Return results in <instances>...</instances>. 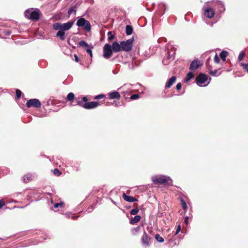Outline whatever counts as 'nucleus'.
<instances>
[{
    "label": "nucleus",
    "mask_w": 248,
    "mask_h": 248,
    "mask_svg": "<svg viewBox=\"0 0 248 248\" xmlns=\"http://www.w3.org/2000/svg\"><path fill=\"white\" fill-rule=\"evenodd\" d=\"M159 6H160V7L162 8V7H164L165 6H164L163 4H160V5H159Z\"/></svg>",
    "instance_id": "52"
},
{
    "label": "nucleus",
    "mask_w": 248,
    "mask_h": 248,
    "mask_svg": "<svg viewBox=\"0 0 248 248\" xmlns=\"http://www.w3.org/2000/svg\"><path fill=\"white\" fill-rule=\"evenodd\" d=\"M40 12L38 9H29L24 13L25 16L28 19L31 20H37L40 17Z\"/></svg>",
    "instance_id": "1"
},
{
    "label": "nucleus",
    "mask_w": 248,
    "mask_h": 248,
    "mask_svg": "<svg viewBox=\"0 0 248 248\" xmlns=\"http://www.w3.org/2000/svg\"><path fill=\"white\" fill-rule=\"evenodd\" d=\"M74 58H75V61H76L77 62H78L79 61L78 58L76 54L74 55Z\"/></svg>",
    "instance_id": "49"
},
{
    "label": "nucleus",
    "mask_w": 248,
    "mask_h": 248,
    "mask_svg": "<svg viewBox=\"0 0 248 248\" xmlns=\"http://www.w3.org/2000/svg\"><path fill=\"white\" fill-rule=\"evenodd\" d=\"M53 28L55 30H61V24L60 23H55L53 25Z\"/></svg>",
    "instance_id": "23"
},
{
    "label": "nucleus",
    "mask_w": 248,
    "mask_h": 248,
    "mask_svg": "<svg viewBox=\"0 0 248 248\" xmlns=\"http://www.w3.org/2000/svg\"><path fill=\"white\" fill-rule=\"evenodd\" d=\"M108 40L110 41L114 39V35L112 34L111 32L108 31Z\"/></svg>",
    "instance_id": "31"
},
{
    "label": "nucleus",
    "mask_w": 248,
    "mask_h": 248,
    "mask_svg": "<svg viewBox=\"0 0 248 248\" xmlns=\"http://www.w3.org/2000/svg\"><path fill=\"white\" fill-rule=\"evenodd\" d=\"M133 41L134 39L133 38H131L126 41L121 42L122 50L125 52L130 51L132 49Z\"/></svg>",
    "instance_id": "6"
},
{
    "label": "nucleus",
    "mask_w": 248,
    "mask_h": 248,
    "mask_svg": "<svg viewBox=\"0 0 248 248\" xmlns=\"http://www.w3.org/2000/svg\"><path fill=\"white\" fill-rule=\"evenodd\" d=\"M167 48L168 49V59H173L175 54L176 48L174 46L169 45L167 46Z\"/></svg>",
    "instance_id": "10"
},
{
    "label": "nucleus",
    "mask_w": 248,
    "mask_h": 248,
    "mask_svg": "<svg viewBox=\"0 0 248 248\" xmlns=\"http://www.w3.org/2000/svg\"><path fill=\"white\" fill-rule=\"evenodd\" d=\"M111 48L113 52H118L122 51V46L121 44H119L117 42H114L112 43Z\"/></svg>",
    "instance_id": "15"
},
{
    "label": "nucleus",
    "mask_w": 248,
    "mask_h": 248,
    "mask_svg": "<svg viewBox=\"0 0 248 248\" xmlns=\"http://www.w3.org/2000/svg\"><path fill=\"white\" fill-rule=\"evenodd\" d=\"M74 21H70L66 23L61 24V30L63 31L69 30L73 26Z\"/></svg>",
    "instance_id": "13"
},
{
    "label": "nucleus",
    "mask_w": 248,
    "mask_h": 248,
    "mask_svg": "<svg viewBox=\"0 0 248 248\" xmlns=\"http://www.w3.org/2000/svg\"><path fill=\"white\" fill-rule=\"evenodd\" d=\"M56 37H59L61 40L65 39V32L63 31H59L56 35Z\"/></svg>",
    "instance_id": "20"
},
{
    "label": "nucleus",
    "mask_w": 248,
    "mask_h": 248,
    "mask_svg": "<svg viewBox=\"0 0 248 248\" xmlns=\"http://www.w3.org/2000/svg\"><path fill=\"white\" fill-rule=\"evenodd\" d=\"M228 54V52L226 51H223L220 53V57L225 61L226 60V57Z\"/></svg>",
    "instance_id": "24"
},
{
    "label": "nucleus",
    "mask_w": 248,
    "mask_h": 248,
    "mask_svg": "<svg viewBox=\"0 0 248 248\" xmlns=\"http://www.w3.org/2000/svg\"><path fill=\"white\" fill-rule=\"evenodd\" d=\"M155 239L159 243H162L164 242V240L163 238L160 236V235L159 234H155Z\"/></svg>",
    "instance_id": "25"
},
{
    "label": "nucleus",
    "mask_w": 248,
    "mask_h": 248,
    "mask_svg": "<svg viewBox=\"0 0 248 248\" xmlns=\"http://www.w3.org/2000/svg\"><path fill=\"white\" fill-rule=\"evenodd\" d=\"M245 56V53L244 52H241L240 53H239V55L238 56V61H241L243 60L244 57Z\"/></svg>",
    "instance_id": "32"
},
{
    "label": "nucleus",
    "mask_w": 248,
    "mask_h": 248,
    "mask_svg": "<svg viewBox=\"0 0 248 248\" xmlns=\"http://www.w3.org/2000/svg\"><path fill=\"white\" fill-rule=\"evenodd\" d=\"M176 79V77L175 76H172L171 77L167 82L166 85H165V88H170L173 84L175 82Z\"/></svg>",
    "instance_id": "17"
},
{
    "label": "nucleus",
    "mask_w": 248,
    "mask_h": 248,
    "mask_svg": "<svg viewBox=\"0 0 248 248\" xmlns=\"http://www.w3.org/2000/svg\"><path fill=\"white\" fill-rule=\"evenodd\" d=\"M77 25L78 27H82L87 32L91 30V24L89 21L84 18H79L77 22Z\"/></svg>",
    "instance_id": "5"
},
{
    "label": "nucleus",
    "mask_w": 248,
    "mask_h": 248,
    "mask_svg": "<svg viewBox=\"0 0 248 248\" xmlns=\"http://www.w3.org/2000/svg\"><path fill=\"white\" fill-rule=\"evenodd\" d=\"M176 89L177 90H180L182 88V85L181 83H178L176 86Z\"/></svg>",
    "instance_id": "45"
},
{
    "label": "nucleus",
    "mask_w": 248,
    "mask_h": 248,
    "mask_svg": "<svg viewBox=\"0 0 248 248\" xmlns=\"http://www.w3.org/2000/svg\"><path fill=\"white\" fill-rule=\"evenodd\" d=\"M26 106L28 108L33 107L39 108L41 107V103L37 99H31L26 103Z\"/></svg>",
    "instance_id": "8"
},
{
    "label": "nucleus",
    "mask_w": 248,
    "mask_h": 248,
    "mask_svg": "<svg viewBox=\"0 0 248 248\" xmlns=\"http://www.w3.org/2000/svg\"><path fill=\"white\" fill-rule=\"evenodd\" d=\"M77 104L83 108H84V102H83V101L81 100H78L77 101Z\"/></svg>",
    "instance_id": "39"
},
{
    "label": "nucleus",
    "mask_w": 248,
    "mask_h": 248,
    "mask_svg": "<svg viewBox=\"0 0 248 248\" xmlns=\"http://www.w3.org/2000/svg\"><path fill=\"white\" fill-rule=\"evenodd\" d=\"M5 203L4 200H0V209L5 205Z\"/></svg>",
    "instance_id": "44"
},
{
    "label": "nucleus",
    "mask_w": 248,
    "mask_h": 248,
    "mask_svg": "<svg viewBox=\"0 0 248 248\" xmlns=\"http://www.w3.org/2000/svg\"><path fill=\"white\" fill-rule=\"evenodd\" d=\"M211 4H214V6H217V7L218 11L220 13H223L225 10L224 4L221 1H216L215 2H211Z\"/></svg>",
    "instance_id": "11"
},
{
    "label": "nucleus",
    "mask_w": 248,
    "mask_h": 248,
    "mask_svg": "<svg viewBox=\"0 0 248 248\" xmlns=\"http://www.w3.org/2000/svg\"><path fill=\"white\" fill-rule=\"evenodd\" d=\"M16 97L18 99L20 98V97H21V94H22L21 92L19 90L16 89Z\"/></svg>",
    "instance_id": "34"
},
{
    "label": "nucleus",
    "mask_w": 248,
    "mask_h": 248,
    "mask_svg": "<svg viewBox=\"0 0 248 248\" xmlns=\"http://www.w3.org/2000/svg\"><path fill=\"white\" fill-rule=\"evenodd\" d=\"M64 203L63 202H61L60 203H56L54 204V208L57 209L59 207L62 208L63 206Z\"/></svg>",
    "instance_id": "27"
},
{
    "label": "nucleus",
    "mask_w": 248,
    "mask_h": 248,
    "mask_svg": "<svg viewBox=\"0 0 248 248\" xmlns=\"http://www.w3.org/2000/svg\"><path fill=\"white\" fill-rule=\"evenodd\" d=\"M207 76L204 74H200L196 78V82L197 84L201 87H204L207 86L210 81H208Z\"/></svg>",
    "instance_id": "3"
},
{
    "label": "nucleus",
    "mask_w": 248,
    "mask_h": 248,
    "mask_svg": "<svg viewBox=\"0 0 248 248\" xmlns=\"http://www.w3.org/2000/svg\"><path fill=\"white\" fill-rule=\"evenodd\" d=\"M151 238L149 237L146 232H144L142 237V242L143 244L146 247L149 246L151 243Z\"/></svg>",
    "instance_id": "12"
},
{
    "label": "nucleus",
    "mask_w": 248,
    "mask_h": 248,
    "mask_svg": "<svg viewBox=\"0 0 248 248\" xmlns=\"http://www.w3.org/2000/svg\"><path fill=\"white\" fill-rule=\"evenodd\" d=\"M6 34H7V35H9V34H10V32H7V33H6Z\"/></svg>",
    "instance_id": "54"
},
{
    "label": "nucleus",
    "mask_w": 248,
    "mask_h": 248,
    "mask_svg": "<svg viewBox=\"0 0 248 248\" xmlns=\"http://www.w3.org/2000/svg\"><path fill=\"white\" fill-rule=\"evenodd\" d=\"M75 98V95L72 93H70L67 96V99L69 101H73Z\"/></svg>",
    "instance_id": "26"
},
{
    "label": "nucleus",
    "mask_w": 248,
    "mask_h": 248,
    "mask_svg": "<svg viewBox=\"0 0 248 248\" xmlns=\"http://www.w3.org/2000/svg\"><path fill=\"white\" fill-rule=\"evenodd\" d=\"M86 51H87V53H88L90 54V56L91 57H92V55L93 54H92V51L91 49V48H87V50H86Z\"/></svg>",
    "instance_id": "46"
},
{
    "label": "nucleus",
    "mask_w": 248,
    "mask_h": 248,
    "mask_svg": "<svg viewBox=\"0 0 248 248\" xmlns=\"http://www.w3.org/2000/svg\"><path fill=\"white\" fill-rule=\"evenodd\" d=\"M82 100L83 101V102L86 103V102H87L88 99H87V97L84 96L82 97Z\"/></svg>",
    "instance_id": "48"
},
{
    "label": "nucleus",
    "mask_w": 248,
    "mask_h": 248,
    "mask_svg": "<svg viewBox=\"0 0 248 248\" xmlns=\"http://www.w3.org/2000/svg\"><path fill=\"white\" fill-rule=\"evenodd\" d=\"M100 105L98 102L92 101L89 102H86L84 104V108L85 109H93L97 108Z\"/></svg>",
    "instance_id": "9"
},
{
    "label": "nucleus",
    "mask_w": 248,
    "mask_h": 248,
    "mask_svg": "<svg viewBox=\"0 0 248 248\" xmlns=\"http://www.w3.org/2000/svg\"><path fill=\"white\" fill-rule=\"evenodd\" d=\"M34 177V175L28 173L23 177V181L24 183H28L32 180Z\"/></svg>",
    "instance_id": "18"
},
{
    "label": "nucleus",
    "mask_w": 248,
    "mask_h": 248,
    "mask_svg": "<svg viewBox=\"0 0 248 248\" xmlns=\"http://www.w3.org/2000/svg\"><path fill=\"white\" fill-rule=\"evenodd\" d=\"M140 227L138 226V227L132 229V232L133 234H136L140 231Z\"/></svg>",
    "instance_id": "29"
},
{
    "label": "nucleus",
    "mask_w": 248,
    "mask_h": 248,
    "mask_svg": "<svg viewBox=\"0 0 248 248\" xmlns=\"http://www.w3.org/2000/svg\"><path fill=\"white\" fill-rule=\"evenodd\" d=\"M134 217H140V216H135Z\"/></svg>",
    "instance_id": "53"
},
{
    "label": "nucleus",
    "mask_w": 248,
    "mask_h": 248,
    "mask_svg": "<svg viewBox=\"0 0 248 248\" xmlns=\"http://www.w3.org/2000/svg\"><path fill=\"white\" fill-rule=\"evenodd\" d=\"M139 212L138 208H134L131 210L130 213L132 215H136Z\"/></svg>",
    "instance_id": "35"
},
{
    "label": "nucleus",
    "mask_w": 248,
    "mask_h": 248,
    "mask_svg": "<svg viewBox=\"0 0 248 248\" xmlns=\"http://www.w3.org/2000/svg\"><path fill=\"white\" fill-rule=\"evenodd\" d=\"M181 231V225H179L177 227V230H176V231L175 233V235H176L177 234H178V233L180 232V231Z\"/></svg>",
    "instance_id": "42"
},
{
    "label": "nucleus",
    "mask_w": 248,
    "mask_h": 248,
    "mask_svg": "<svg viewBox=\"0 0 248 248\" xmlns=\"http://www.w3.org/2000/svg\"><path fill=\"white\" fill-rule=\"evenodd\" d=\"M139 95L138 94H135L132 95L130 97V98L132 100H135V99L139 98Z\"/></svg>",
    "instance_id": "40"
},
{
    "label": "nucleus",
    "mask_w": 248,
    "mask_h": 248,
    "mask_svg": "<svg viewBox=\"0 0 248 248\" xmlns=\"http://www.w3.org/2000/svg\"><path fill=\"white\" fill-rule=\"evenodd\" d=\"M108 94V98L110 99H119L121 97L120 93L116 91L109 93Z\"/></svg>",
    "instance_id": "16"
},
{
    "label": "nucleus",
    "mask_w": 248,
    "mask_h": 248,
    "mask_svg": "<svg viewBox=\"0 0 248 248\" xmlns=\"http://www.w3.org/2000/svg\"><path fill=\"white\" fill-rule=\"evenodd\" d=\"M169 59H168V57L165 59H164L163 61H162V62L163 63V64L164 65H167L169 62H168V60H169Z\"/></svg>",
    "instance_id": "43"
},
{
    "label": "nucleus",
    "mask_w": 248,
    "mask_h": 248,
    "mask_svg": "<svg viewBox=\"0 0 248 248\" xmlns=\"http://www.w3.org/2000/svg\"><path fill=\"white\" fill-rule=\"evenodd\" d=\"M78 45L80 46L87 47L88 46V44L84 41H81L79 42Z\"/></svg>",
    "instance_id": "30"
},
{
    "label": "nucleus",
    "mask_w": 248,
    "mask_h": 248,
    "mask_svg": "<svg viewBox=\"0 0 248 248\" xmlns=\"http://www.w3.org/2000/svg\"><path fill=\"white\" fill-rule=\"evenodd\" d=\"M133 28L130 25H127L126 26V33L127 35H129L132 33Z\"/></svg>",
    "instance_id": "21"
},
{
    "label": "nucleus",
    "mask_w": 248,
    "mask_h": 248,
    "mask_svg": "<svg viewBox=\"0 0 248 248\" xmlns=\"http://www.w3.org/2000/svg\"><path fill=\"white\" fill-rule=\"evenodd\" d=\"M113 50L111 46L106 44L103 47V56L106 59L109 58L112 55Z\"/></svg>",
    "instance_id": "7"
},
{
    "label": "nucleus",
    "mask_w": 248,
    "mask_h": 248,
    "mask_svg": "<svg viewBox=\"0 0 248 248\" xmlns=\"http://www.w3.org/2000/svg\"><path fill=\"white\" fill-rule=\"evenodd\" d=\"M123 198L125 201L129 202H134L137 201L134 197L127 196L125 193H123Z\"/></svg>",
    "instance_id": "19"
},
{
    "label": "nucleus",
    "mask_w": 248,
    "mask_h": 248,
    "mask_svg": "<svg viewBox=\"0 0 248 248\" xmlns=\"http://www.w3.org/2000/svg\"><path fill=\"white\" fill-rule=\"evenodd\" d=\"M217 72V70H215L214 71H210V73L211 75L213 76H215Z\"/></svg>",
    "instance_id": "47"
},
{
    "label": "nucleus",
    "mask_w": 248,
    "mask_h": 248,
    "mask_svg": "<svg viewBox=\"0 0 248 248\" xmlns=\"http://www.w3.org/2000/svg\"><path fill=\"white\" fill-rule=\"evenodd\" d=\"M214 61L216 63H218L219 62V59L217 55V54H216L215 57H214Z\"/></svg>",
    "instance_id": "41"
},
{
    "label": "nucleus",
    "mask_w": 248,
    "mask_h": 248,
    "mask_svg": "<svg viewBox=\"0 0 248 248\" xmlns=\"http://www.w3.org/2000/svg\"><path fill=\"white\" fill-rule=\"evenodd\" d=\"M211 2H207L203 7L204 15L208 18H212L215 16V11L213 8L210 7L209 4Z\"/></svg>",
    "instance_id": "4"
},
{
    "label": "nucleus",
    "mask_w": 248,
    "mask_h": 248,
    "mask_svg": "<svg viewBox=\"0 0 248 248\" xmlns=\"http://www.w3.org/2000/svg\"><path fill=\"white\" fill-rule=\"evenodd\" d=\"M152 180L155 184H165L171 185L172 180L170 177L166 176H153Z\"/></svg>",
    "instance_id": "2"
},
{
    "label": "nucleus",
    "mask_w": 248,
    "mask_h": 248,
    "mask_svg": "<svg viewBox=\"0 0 248 248\" xmlns=\"http://www.w3.org/2000/svg\"><path fill=\"white\" fill-rule=\"evenodd\" d=\"M54 173L57 176H59L61 174V172L57 169H55L54 170Z\"/></svg>",
    "instance_id": "38"
},
{
    "label": "nucleus",
    "mask_w": 248,
    "mask_h": 248,
    "mask_svg": "<svg viewBox=\"0 0 248 248\" xmlns=\"http://www.w3.org/2000/svg\"><path fill=\"white\" fill-rule=\"evenodd\" d=\"M193 77H194V74L192 72H189L187 74V75L185 79V81L186 82H188L191 78H193Z\"/></svg>",
    "instance_id": "22"
},
{
    "label": "nucleus",
    "mask_w": 248,
    "mask_h": 248,
    "mask_svg": "<svg viewBox=\"0 0 248 248\" xmlns=\"http://www.w3.org/2000/svg\"><path fill=\"white\" fill-rule=\"evenodd\" d=\"M201 65V63L200 61L198 60H194L191 62L189 68L191 70H195L198 69Z\"/></svg>",
    "instance_id": "14"
},
{
    "label": "nucleus",
    "mask_w": 248,
    "mask_h": 248,
    "mask_svg": "<svg viewBox=\"0 0 248 248\" xmlns=\"http://www.w3.org/2000/svg\"><path fill=\"white\" fill-rule=\"evenodd\" d=\"M181 203H182V205L183 209L186 210V202L183 199L181 200Z\"/></svg>",
    "instance_id": "37"
},
{
    "label": "nucleus",
    "mask_w": 248,
    "mask_h": 248,
    "mask_svg": "<svg viewBox=\"0 0 248 248\" xmlns=\"http://www.w3.org/2000/svg\"><path fill=\"white\" fill-rule=\"evenodd\" d=\"M188 219L189 218H186L185 220V223L187 225L188 223Z\"/></svg>",
    "instance_id": "51"
},
{
    "label": "nucleus",
    "mask_w": 248,
    "mask_h": 248,
    "mask_svg": "<svg viewBox=\"0 0 248 248\" xmlns=\"http://www.w3.org/2000/svg\"><path fill=\"white\" fill-rule=\"evenodd\" d=\"M105 98V95L101 94L98 95H96L94 97L95 99H99L101 98Z\"/></svg>",
    "instance_id": "36"
},
{
    "label": "nucleus",
    "mask_w": 248,
    "mask_h": 248,
    "mask_svg": "<svg viewBox=\"0 0 248 248\" xmlns=\"http://www.w3.org/2000/svg\"><path fill=\"white\" fill-rule=\"evenodd\" d=\"M76 7L75 6H73L69 10H68V14L69 15H71L73 12H76Z\"/></svg>",
    "instance_id": "33"
},
{
    "label": "nucleus",
    "mask_w": 248,
    "mask_h": 248,
    "mask_svg": "<svg viewBox=\"0 0 248 248\" xmlns=\"http://www.w3.org/2000/svg\"><path fill=\"white\" fill-rule=\"evenodd\" d=\"M140 218H131L130 220V223L131 224H134L138 223L140 221Z\"/></svg>",
    "instance_id": "28"
},
{
    "label": "nucleus",
    "mask_w": 248,
    "mask_h": 248,
    "mask_svg": "<svg viewBox=\"0 0 248 248\" xmlns=\"http://www.w3.org/2000/svg\"><path fill=\"white\" fill-rule=\"evenodd\" d=\"M244 68L247 70V72L248 73V64H243Z\"/></svg>",
    "instance_id": "50"
}]
</instances>
